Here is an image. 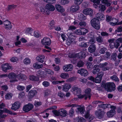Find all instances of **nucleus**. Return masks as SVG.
I'll use <instances>...</instances> for the list:
<instances>
[{
  "label": "nucleus",
  "instance_id": "f257e3e1",
  "mask_svg": "<svg viewBox=\"0 0 122 122\" xmlns=\"http://www.w3.org/2000/svg\"><path fill=\"white\" fill-rule=\"evenodd\" d=\"M66 107H76L77 110L76 112H77L80 113L81 114H83L85 111V108L84 107H82L79 105H78L76 104L67 105L66 106Z\"/></svg>",
  "mask_w": 122,
  "mask_h": 122
},
{
  "label": "nucleus",
  "instance_id": "f03ea898",
  "mask_svg": "<svg viewBox=\"0 0 122 122\" xmlns=\"http://www.w3.org/2000/svg\"><path fill=\"white\" fill-rule=\"evenodd\" d=\"M91 24L92 27L95 29L99 30L100 28L99 21L96 18L92 19L91 21Z\"/></svg>",
  "mask_w": 122,
  "mask_h": 122
},
{
  "label": "nucleus",
  "instance_id": "7ed1b4c3",
  "mask_svg": "<svg viewBox=\"0 0 122 122\" xmlns=\"http://www.w3.org/2000/svg\"><path fill=\"white\" fill-rule=\"evenodd\" d=\"M115 84L113 82H109L106 83V89L107 91H113L115 90Z\"/></svg>",
  "mask_w": 122,
  "mask_h": 122
},
{
  "label": "nucleus",
  "instance_id": "20e7f679",
  "mask_svg": "<svg viewBox=\"0 0 122 122\" xmlns=\"http://www.w3.org/2000/svg\"><path fill=\"white\" fill-rule=\"evenodd\" d=\"M1 68L3 71L6 72L8 70H12L13 68L12 66H11L8 63L3 64L1 66Z\"/></svg>",
  "mask_w": 122,
  "mask_h": 122
},
{
  "label": "nucleus",
  "instance_id": "39448f33",
  "mask_svg": "<svg viewBox=\"0 0 122 122\" xmlns=\"http://www.w3.org/2000/svg\"><path fill=\"white\" fill-rule=\"evenodd\" d=\"M33 107V106L32 104L29 103L24 105L23 107V110L25 112H28L31 110Z\"/></svg>",
  "mask_w": 122,
  "mask_h": 122
},
{
  "label": "nucleus",
  "instance_id": "423d86ee",
  "mask_svg": "<svg viewBox=\"0 0 122 122\" xmlns=\"http://www.w3.org/2000/svg\"><path fill=\"white\" fill-rule=\"evenodd\" d=\"M73 67V65L71 64L66 65L63 67V69L65 71L68 72L71 70Z\"/></svg>",
  "mask_w": 122,
  "mask_h": 122
},
{
  "label": "nucleus",
  "instance_id": "0eeeda50",
  "mask_svg": "<svg viewBox=\"0 0 122 122\" xmlns=\"http://www.w3.org/2000/svg\"><path fill=\"white\" fill-rule=\"evenodd\" d=\"M41 43L42 44L45 45L49 46L51 44V41L49 38H44L41 41Z\"/></svg>",
  "mask_w": 122,
  "mask_h": 122
},
{
  "label": "nucleus",
  "instance_id": "6e6552de",
  "mask_svg": "<svg viewBox=\"0 0 122 122\" xmlns=\"http://www.w3.org/2000/svg\"><path fill=\"white\" fill-rule=\"evenodd\" d=\"M91 89L89 88H87L85 90V96L86 97L85 98V100L86 99L88 98L89 99H90L92 95V94L91 93Z\"/></svg>",
  "mask_w": 122,
  "mask_h": 122
},
{
  "label": "nucleus",
  "instance_id": "1a4fd4ad",
  "mask_svg": "<svg viewBox=\"0 0 122 122\" xmlns=\"http://www.w3.org/2000/svg\"><path fill=\"white\" fill-rule=\"evenodd\" d=\"M21 104L20 102L18 101L15 102L12 105L11 109L15 111L19 108Z\"/></svg>",
  "mask_w": 122,
  "mask_h": 122
},
{
  "label": "nucleus",
  "instance_id": "9d476101",
  "mask_svg": "<svg viewBox=\"0 0 122 122\" xmlns=\"http://www.w3.org/2000/svg\"><path fill=\"white\" fill-rule=\"evenodd\" d=\"M83 13L86 15H89L91 16H92L93 11L90 8H86L84 9L83 11Z\"/></svg>",
  "mask_w": 122,
  "mask_h": 122
},
{
  "label": "nucleus",
  "instance_id": "9b49d317",
  "mask_svg": "<svg viewBox=\"0 0 122 122\" xmlns=\"http://www.w3.org/2000/svg\"><path fill=\"white\" fill-rule=\"evenodd\" d=\"M78 73L80 74L81 76H85L87 75L88 73L86 69H81L78 71Z\"/></svg>",
  "mask_w": 122,
  "mask_h": 122
},
{
  "label": "nucleus",
  "instance_id": "f8f14e48",
  "mask_svg": "<svg viewBox=\"0 0 122 122\" xmlns=\"http://www.w3.org/2000/svg\"><path fill=\"white\" fill-rule=\"evenodd\" d=\"M4 25L6 26L5 28L7 30H10L11 28V25L10 22L7 20L4 21Z\"/></svg>",
  "mask_w": 122,
  "mask_h": 122
},
{
  "label": "nucleus",
  "instance_id": "ddd939ff",
  "mask_svg": "<svg viewBox=\"0 0 122 122\" xmlns=\"http://www.w3.org/2000/svg\"><path fill=\"white\" fill-rule=\"evenodd\" d=\"M45 7L47 11H53L55 9V7L51 4H47L45 6Z\"/></svg>",
  "mask_w": 122,
  "mask_h": 122
},
{
  "label": "nucleus",
  "instance_id": "4468645a",
  "mask_svg": "<svg viewBox=\"0 0 122 122\" xmlns=\"http://www.w3.org/2000/svg\"><path fill=\"white\" fill-rule=\"evenodd\" d=\"M72 90L74 92V93L77 96L81 93V89L75 86H73L72 88Z\"/></svg>",
  "mask_w": 122,
  "mask_h": 122
},
{
  "label": "nucleus",
  "instance_id": "2eb2a0df",
  "mask_svg": "<svg viewBox=\"0 0 122 122\" xmlns=\"http://www.w3.org/2000/svg\"><path fill=\"white\" fill-rule=\"evenodd\" d=\"M116 114L115 110L112 109L107 112V117H112Z\"/></svg>",
  "mask_w": 122,
  "mask_h": 122
},
{
  "label": "nucleus",
  "instance_id": "dca6fc26",
  "mask_svg": "<svg viewBox=\"0 0 122 122\" xmlns=\"http://www.w3.org/2000/svg\"><path fill=\"white\" fill-rule=\"evenodd\" d=\"M88 50L90 53H92L94 52L96 49L95 46L94 44L90 45L88 48Z\"/></svg>",
  "mask_w": 122,
  "mask_h": 122
},
{
  "label": "nucleus",
  "instance_id": "f3484780",
  "mask_svg": "<svg viewBox=\"0 0 122 122\" xmlns=\"http://www.w3.org/2000/svg\"><path fill=\"white\" fill-rule=\"evenodd\" d=\"M59 111L60 115L64 117L66 116L67 115V113L66 110L63 109H61L59 110Z\"/></svg>",
  "mask_w": 122,
  "mask_h": 122
},
{
  "label": "nucleus",
  "instance_id": "a211bd4d",
  "mask_svg": "<svg viewBox=\"0 0 122 122\" xmlns=\"http://www.w3.org/2000/svg\"><path fill=\"white\" fill-rule=\"evenodd\" d=\"M55 7L57 10L59 12H62L65 11L64 9L59 4L56 5Z\"/></svg>",
  "mask_w": 122,
  "mask_h": 122
},
{
  "label": "nucleus",
  "instance_id": "6ab92c4d",
  "mask_svg": "<svg viewBox=\"0 0 122 122\" xmlns=\"http://www.w3.org/2000/svg\"><path fill=\"white\" fill-rule=\"evenodd\" d=\"M104 114V112L100 111H97L96 112V115L99 119H101L103 117Z\"/></svg>",
  "mask_w": 122,
  "mask_h": 122
},
{
  "label": "nucleus",
  "instance_id": "aec40b11",
  "mask_svg": "<svg viewBox=\"0 0 122 122\" xmlns=\"http://www.w3.org/2000/svg\"><path fill=\"white\" fill-rule=\"evenodd\" d=\"M45 57L44 55H39L36 57V59L38 61L42 63L44 61Z\"/></svg>",
  "mask_w": 122,
  "mask_h": 122
},
{
  "label": "nucleus",
  "instance_id": "412c9836",
  "mask_svg": "<svg viewBox=\"0 0 122 122\" xmlns=\"http://www.w3.org/2000/svg\"><path fill=\"white\" fill-rule=\"evenodd\" d=\"M79 8V7L78 5H73L71 7V10L73 12H75L78 10Z\"/></svg>",
  "mask_w": 122,
  "mask_h": 122
},
{
  "label": "nucleus",
  "instance_id": "4be33fe9",
  "mask_svg": "<svg viewBox=\"0 0 122 122\" xmlns=\"http://www.w3.org/2000/svg\"><path fill=\"white\" fill-rule=\"evenodd\" d=\"M71 86L69 84H66L63 86V90L65 92L67 91L70 88Z\"/></svg>",
  "mask_w": 122,
  "mask_h": 122
},
{
  "label": "nucleus",
  "instance_id": "5701e85b",
  "mask_svg": "<svg viewBox=\"0 0 122 122\" xmlns=\"http://www.w3.org/2000/svg\"><path fill=\"white\" fill-rule=\"evenodd\" d=\"M41 11L43 13L46 15H49L50 14V12L48 11H47L46 9V8L41 7L40 8Z\"/></svg>",
  "mask_w": 122,
  "mask_h": 122
},
{
  "label": "nucleus",
  "instance_id": "b1692460",
  "mask_svg": "<svg viewBox=\"0 0 122 122\" xmlns=\"http://www.w3.org/2000/svg\"><path fill=\"white\" fill-rule=\"evenodd\" d=\"M111 54L108 52H106V54L102 57V59L103 60L108 59L110 58Z\"/></svg>",
  "mask_w": 122,
  "mask_h": 122
},
{
  "label": "nucleus",
  "instance_id": "393cba45",
  "mask_svg": "<svg viewBox=\"0 0 122 122\" xmlns=\"http://www.w3.org/2000/svg\"><path fill=\"white\" fill-rule=\"evenodd\" d=\"M104 15L101 13H97L96 15V17L97 19L99 21V20H103Z\"/></svg>",
  "mask_w": 122,
  "mask_h": 122
},
{
  "label": "nucleus",
  "instance_id": "a878e982",
  "mask_svg": "<svg viewBox=\"0 0 122 122\" xmlns=\"http://www.w3.org/2000/svg\"><path fill=\"white\" fill-rule=\"evenodd\" d=\"M8 77L10 79H14L16 77V75L13 73H11L9 74Z\"/></svg>",
  "mask_w": 122,
  "mask_h": 122
},
{
  "label": "nucleus",
  "instance_id": "bb28decb",
  "mask_svg": "<svg viewBox=\"0 0 122 122\" xmlns=\"http://www.w3.org/2000/svg\"><path fill=\"white\" fill-rule=\"evenodd\" d=\"M101 1L102 4H104L107 6H109L111 4V1H109L108 0H101Z\"/></svg>",
  "mask_w": 122,
  "mask_h": 122
},
{
  "label": "nucleus",
  "instance_id": "cd10ccee",
  "mask_svg": "<svg viewBox=\"0 0 122 122\" xmlns=\"http://www.w3.org/2000/svg\"><path fill=\"white\" fill-rule=\"evenodd\" d=\"M33 67L36 69H40L42 67L43 65L42 64L40 65L37 62H36L33 65Z\"/></svg>",
  "mask_w": 122,
  "mask_h": 122
},
{
  "label": "nucleus",
  "instance_id": "c85d7f7f",
  "mask_svg": "<svg viewBox=\"0 0 122 122\" xmlns=\"http://www.w3.org/2000/svg\"><path fill=\"white\" fill-rule=\"evenodd\" d=\"M99 10L101 12L104 11L106 9L105 6L101 4L98 6Z\"/></svg>",
  "mask_w": 122,
  "mask_h": 122
},
{
  "label": "nucleus",
  "instance_id": "c756f323",
  "mask_svg": "<svg viewBox=\"0 0 122 122\" xmlns=\"http://www.w3.org/2000/svg\"><path fill=\"white\" fill-rule=\"evenodd\" d=\"M37 93L36 91L33 90H31L29 92V94L31 97H33Z\"/></svg>",
  "mask_w": 122,
  "mask_h": 122
},
{
  "label": "nucleus",
  "instance_id": "7c9ffc66",
  "mask_svg": "<svg viewBox=\"0 0 122 122\" xmlns=\"http://www.w3.org/2000/svg\"><path fill=\"white\" fill-rule=\"evenodd\" d=\"M96 41L99 43H102L104 42L103 38L100 36L96 37Z\"/></svg>",
  "mask_w": 122,
  "mask_h": 122
},
{
  "label": "nucleus",
  "instance_id": "2f4dec72",
  "mask_svg": "<svg viewBox=\"0 0 122 122\" xmlns=\"http://www.w3.org/2000/svg\"><path fill=\"white\" fill-rule=\"evenodd\" d=\"M97 65H95L94 66V67L95 68L92 71L93 73L94 74H98V73L100 71V69L98 68H96V67L97 66Z\"/></svg>",
  "mask_w": 122,
  "mask_h": 122
},
{
  "label": "nucleus",
  "instance_id": "473e14b6",
  "mask_svg": "<svg viewBox=\"0 0 122 122\" xmlns=\"http://www.w3.org/2000/svg\"><path fill=\"white\" fill-rule=\"evenodd\" d=\"M74 41V39L71 38L70 36H69L66 40V43L67 45H70Z\"/></svg>",
  "mask_w": 122,
  "mask_h": 122
},
{
  "label": "nucleus",
  "instance_id": "72a5a7b5",
  "mask_svg": "<svg viewBox=\"0 0 122 122\" xmlns=\"http://www.w3.org/2000/svg\"><path fill=\"white\" fill-rule=\"evenodd\" d=\"M110 104H103L102 105H99V107L102 108L104 109L108 108L110 107Z\"/></svg>",
  "mask_w": 122,
  "mask_h": 122
},
{
  "label": "nucleus",
  "instance_id": "f704fd0d",
  "mask_svg": "<svg viewBox=\"0 0 122 122\" xmlns=\"http://www.w3.org/2000/svg\"><path fill=\"white\" fill-rule=\"evenodd\" d=\"M29 79L33 81H38L39 79L38 77L37 76L32 75L30 76Z\"/></svg>",
  "mask_w": 122,
  "mask_h": 122
},
{
  "label": "nucleus",
  "instance_id": "c9c22d12",
  "mask_svg": "<svg viewBox=\"0 0 122 122\" xmlns=\"http://www.w3.org/2000/svg\"><path fill=\"white\" fill-rule=\"evenodd\" d=\"M17 77L20 79L22 80H25L27 77L24 74H19L18 75Z\"/></svg>",
  "mask_w": 122,
  "mask_h": 122
},
{
  "label": "nucleus",
  "instance_id": "e433bc0d",
  "mask_svg": "<svg viewBox=\"0 0 122 122\" xmlns=\"http://www.w3.org/2000/svg\"><path fill=\"white\" fill-rule=\"evenodd\" d=\"M51 92H52L50 90L48 89L46 90L44 92L45 96L47 97L51 94Z\"/></svg>",
  "mask_w": 122,
  "mask_h": 122
},
{
  "label": "nucleus",
  "instance_id": "4c0bfd02",
  "mask_svg": "<svg viewBox=\"0 0 122 122\" xmlns=\"http://www.w3.org/2000/svg\"><path fill=\"white\" fill-rule=\"evenodd\" d=\"M60 76L62 78L66 79L69 77V75L67 73H63L61 74Z\"/></svg>",
  "mask_w": 122,
  "mask_h": 122
},
{
  "label": "nucleus",
  "instance_id": "58836bf2",
  "mask_svg": "<svg viewBox=\"0 0 122 122\" xmlns=\"http://www.w3.org/2000/svg\"><path fill=\"white\" fill-rule=\"evenodd\" d=\"M106 20L107 22L111 21L112 20H116V19L114 18H112V17L111 16H109L108 15H107L106 16Z\"/></svg>",
  "mask_w": 122,
  "mask_h": 122
},
{
  "label": "nucleus",
  "instance_id": "ea45409f",
  "mask_svg": "<svg viewBox=\"0 0 122 122\" xmlns=\"http://www.w3.org/2000/svg\"><path fill=\"white\" fill-rule=\"evenodd\" d=\"M75 121L76 122H86L85 119L83 117H81L79 118L76 119Z\"/></svg>",
  "mask_w": 122,
  "mask_h": 122
},
{
  "label": "nucleus",
  "instance_id": "a19ab883",
  "mask_svg": "<svg viewBox=\"0 0 122 122\" xmlns=\"http://www.w3.org/2000/svg\"><path fill=\"white\" fill-rule=\"evenodd\" d=\"M84 64V63L82 61H79L77 64V66L79 67H82Z\"/></svg>",
  "mask_w": 122,
  "mask_h": 122
},
{
  "label": "nucleus",
  "instance_id": "79ce46f5",
  "mask_svg": "<svg viewBox=\"0 0 122 122\" xmlns=\"http://www.w3.org/2000/svg\"><path fill=\"white\" fill-rule=\"evenodd\" d=\"M81 30L82 35H85L88 32V30L85 28H81Z\"/></svg>",
  "mask_w": 122,
  "mask_h": 122
},
{
  "label": "nucleus",
  "instance_id": "37998d69",
  "mask_svg": "<svg viewBox=\"0 0 122 122\" xmlns=\"http://www.w3.org/2000/svg\"><path fill=\"white\" fill-rule=\"evenodd\" d=\"M110 78L115 81L118 82L119 81L118 78L116 75H114L113 76H111Z\"/></svg>",
  "mask_w": 122,
  "mask_h": 122
},
{
  "label": "nucleus",
  "instance_id": "c03bdc74",
  "mask_svg": "<svg viewBox=\"0 0 122 122\" xmlns=\"http://www.w3.org/2000/svg\"><path fill=\"white\" fill-rule=\"evenodd\" d=\"M12 94L10 93H7L5 96V98L6 99H9L12 98Z\"/></svg>",
  "mask_w": 122,
  "mask_h": 122
},
{
  "label": "nucleus",
  "instance_id": "a18cd8bd",
  "mask_svg": "<svg viewBox=\"0 0 122 122\" xmlns=\"http://www.w3.org/2000/svg\"><path fill=\"white\" fill-rule=\"evenodd\" d=\"M43 85L45 87H47L50 86V83L46 81H43L42 83Z\"/></svg>",
  "mask_w": 122,
  "mask_h": 122
},
{
  "label": "nucleus",
  "instance_id": "49530a36",
  "mask_svg": "<svg viewBox=\"0 0 122 122\" xmlns=\"http://www.w3.org/2000/svg\"><path fill=\"white\" fill-rule=\"evenodd\" d=\"M16 7V5H9L8 6V10H10L14 9Z\"/></svg>",
  "mask_w": 122,
  "mask_h": 122
},
{
  "label": "nucleus",
  "instance_id": "de8ad7c7",
  "mask_svg": "<svg viewBox=\"0 0 122 122\" xmlns=\"http://www.w3.org/2000/svg\"><path fill=\"white\" fill-rule=\"evenodd\" d=\"M58 95L61 98H63L65 97V95L61 91L58 92Z\"/></svg>",
  "mask_w": 122,
  "mask_h": 122
},
{
  "label": "nucleus",
  "instance_id": "09e8293b",
  "mask_svg": "<svg viewBox=\"0 0 122 122\" xmlns=\"http://www.w3.org/2000/svg\"><path fill=\"white\" fill-rule=\"evenodd\" d=\"M45 71L47 74H50L51 75H53L54 74L53 72L52 71L49 69H45Z\"/></svg>",
  "mask_w": 122,
  "mask_h": 122
},
{
  "label": "nucleus",
  "instance_id": "8fccbe9b",
  "mask_svg": "<svg viewBox=\"0 0 122 122\" xmlns=\"http://www.w3.org/2000/svg\"><path fill=\"white\" fill-rule=\"evenodd\" d=\"M107 50V49L106 48L103 47L99 51V52L101 54H103L105 53L106 51Z\"/></svg>",
  "mask_w": 122,
  "mask_h": 122
},
{
  "label": "nucleus",
  "instance_id": "3c124183",
  "mask_svg": "<svg viewBox=\"0 0 122 122\" xmlns=\"http://www.w3.org/2000/svg\"><path fill=\"white\" fill-rule=\"evenodd\" d=\"M102 79L97 76L95 79V81L96 83H99L101 82Z\"/></svg>",
  "mask_w": 122,
  "mask_h": 122
},
{
  "label": "nucleus",
  "instance_id": "603ef678",
  "mask_svg": "<svg viewBox=\"0 0 122 122\" xmlns=\"http://www.w3.org/2000/svg\"><path fill=\"white\" fill-rule=\"evenodd\" d=\"M45 2L47 3L53 4L55 3L56 0H43Z\"/></svg>",
  "mask_w": 122,
  "mask_h": 122
},
{
  "label": "nucleus",
  "instance_id": "864d4df0",
  "mask_svg": "<svg viewBox=\"0 0 122 122\" xmlns=\"http://www.w3.org/2000/svg\"><path fill=\"white\" fill-rule=\"evenodd\" d=\"M117 56L116 53H113L111 55L112 59L113 60L115 61L116 59V57Z\"/></svg>",
  "mask_w": 122,
  "mask_h": 122
},
{
  "label": "nucleus",
  "instance_id": "5fc2aeb1",
  "mask_svg": "<svg viewBox=\"0 0 122 122\" xmlns=\"http://www.w3.org/2000/svg\"><path fill=\"white\" fill-rule=\"evenodd\" d=\"M78 25L82 27H85L86 25V23L84 21H81L79 22Z\"/></svg>",
  "mask_w": 122,
  "mask_h": 122
},
{
  "label": "nucleus",
  "instance_id": "6e6d98bb",
  "mask_svg": "<svg viewBox=\"0 0 122 122\" xmlns=\"http://www.w3.org/2000/svg\"><path fill=\"white\" fill-rule=\"evenodd\" d=\"M104 74V73L102 71H101L98 73L97 76L102 79V77L103 76Z\"/></svg>",
  "mask_w": 122,
  "mask_h": 122
},
{
  "label": "nucleus",
  "instance_id": "4d7b16f0",
  "mask_svg": "<svg viewBox=\"0 0 122 122\" xmlns=\"http://www.w3.org/2000/svg\"><path fill=\"white\" fill-rule=\"evenodd\" d=\"M79 19L81 20H84L86 19V17L82 14H81L79 16Z\"/></svg>",
  "mask_w": 122,
  "mask_h": 122
},
{
  "label": "nucleus",
  "instance_id": "13d9d810",
  "mask_svg": "<svg viewBox=\"0 0 122 122\" xmlns=\"http://www.w3.org/2000/svg\"><path fill=\"white\" fill-rule=\"evenodd\" d=\"M113 22H110V25L112 26H114L116 25H117L118 21L116 20H113Z\"/></svg>",
  "mask_w": 122,
  "mask_h": 122
},
{
  "label": "nucleus",
  "instance_id": "bf43d9fd",
  "mask_svg": "<svg viewBox=\"0 0 122 122\" xmlns=\"http://www.w3.org/2000/svg\"><path fill=\"white\" fill-rule=\"evenodd\" d=\"M24 62L25 64H29L30 62V60L28 58H26L24 60Z\"/></svg>",
  "mask_w": 122,
  "mask_h": 122
},
{
  "label": "nucleus",
  "instance_id": "052dcab7",
  "mask_svg": "<svg viewBox=\"0 0 122 122\" xmlns=\"http://www.w3.org/2000/svg\"><path fill=\"white\" fill-rule=\"evenodd\" d=\"M10 60L11 62H14L17 61L18 60V59L17 58L14 57H12L10 59Z\"/></svg>",
  "mask_w": 122,
  "mask_h": 122
},
{
  "label": "nucleus",
  "instance_id": "680f3d73",
  "mask_svg": "<svg viewBox=\"0 0 122 122\" xmlns=\"http://www.w3.org/2000/svg\"><path fill=\"white\" fill-rule=\"evenodd\" d=\"M101 35L102 36H108L109 35V34L106 32H102L101 33Z\"/></svg>",
  "mask_w": 122,
  "mask_h": 122
},
{
  "label": "nucleus",
  "instance_id": "e2e57ef3",
  "mask_svg": "<svg viewBox=\"0 0 122 122\" xmlns=\"http://www.w3.org/2000/svg\"><path fill=\"white\" fill-rule=\"evenodd\" d=\"M53 114L56 116H58L60 115L59 111H58L57 110H54L52 111Z\"/></svg>",
  "mask_w": 122,
  "mask_h": 122
},
{
  "label": "nucleus",
  "instance_id": "0e129e2a",
  "mask_svg": "<svg viewBox=\"0 0 122 122\" xmlns=\"http://www.w3.org/2000/svg\"><path fill=\"white\" fill-rule=\"evenodd\" d=\"M75 80V78L74 77H71L67 79L66 81L67 82H70L74 81Z\"/></svg>",
  "mask_w": 122,
  "mask_h": 122
},
{
  "label": "nucleus",
  "instance_id": "69168bd1",
  "mask_svg": "<svg viewBox=\"0 0 122 122\" xmlns=\"http://www.w3.org/2000/svg\"><path fill=\"white\" fill-rule=\"evenodd\" d=\"M25 88L23 86L18 85L17 86L18 89L19 91H22L24 90Z\"/></svg>",
  "mask_w": 122,
  "mask_h": 122
},
{
  "label": "nucleus",
  "instance_id": "338daca9",
  "mask_svg": "<svg viewBox=\"0 0 122 122\" xmlns=\"http://www.w3.org/2000/svg\"><path fill=\"white\" fill-rule=\"evenodd\" d=\"M114 45L116 49L118 48L120 45L119 43L118 42H117L116 41L115 43H114Z\"/></svg>",
  "mask_w": 122,
  "mask_h": 122
},
{
  "label": "nucleus",
  "instance_id": "774afa93",
  "mask_svg": "<svg viewBox=\"0 0 122 122\" xmlns=\"http://www.w3.org/2000/svg\"><path fill=\"white\" fill-rule=\"evenodd\" d=\"M86 65L87 66V68H91L92 67V64L90 62H88L86 64Z\"/></svg>",
  "mask_w": 122,
  "mask_h": 122
}]
</instances>
